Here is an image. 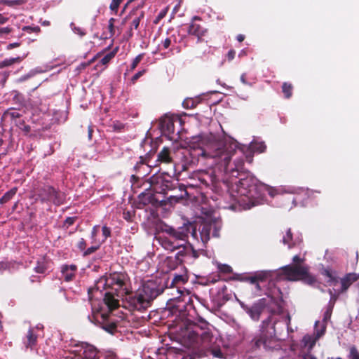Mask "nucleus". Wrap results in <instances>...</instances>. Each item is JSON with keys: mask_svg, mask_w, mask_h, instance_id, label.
Here are the masks:
<instances>
[{"mask_svg": "<svg viewBox=\"0 0 359 359\" xmlns=\"http://www.w3.org/2000/svg\"><path fill=\"white\" fill-rule=\"evenodd\" d=\"M242 308L255 320L258 321L264 310L267 308L270 316L262 322L260 332L251 341V348L253 351L263 348L265 351L278 349L280 348L276 337L286 327L289 329L290 316H285L282 313L280 305L274 303L273 300L262 298L254 303L251 306L241 304Z\"/></svg>", "mask_w": 359, "mask_h": 359, "instance_id": "1", "label": "nucleus"}, {"mask_svg": "<svg viewBox=\"0 0 359 359\" xmlns=\"http://www.w3.org/2000/svg\"><path fill=\"white\" fill-rule=\"evenodd\" d=\"M203 147L200 149L199 156L206 158H218L217 163H221L224 167L225 172H230L231 175L243 169L244 161L242 158L234 160L235 168L230 166L232 156L238 148V143L233 141L226 142L217 140L215 136L210 135L203 139Z\"/></svg>", "mask_w": 359, "mask_h": 359, "instance_id": "2", "label": "nucleus"}, {"mask_svg": "<svg viewBox=\"0 0 359 359\" xmlns=\"http://www.w3.org/2000/svg\"><path fill=\"white\" fill-rule=\"evenodd\" d=\"M163 292V287L154 280L145 283L142 289L128 294L126 301L133 310L143 311L151 306L152 302Z\"/></svg>", "mask_w": 359, "mask_h": 359, "instance_id": "3", "label": "nucleus"}, {"mask_svg": "<svg viewBox=\"0 0 359 359\" xmlns=\"http://www.w3.org/2000/svg\"><path fill=\"white\" fill-rule=\"evenodd\" d=\"M182 337L187 342V346L196 348L206 346L211 341L212 335L208 328V324L199 326L196 323L189 324L182 331Z\"/></svg>", "mask_w": 359, "mask_h": 359, "instance_id": "4", "label": "nucleus"}, {"mask_svg": "<svg viewBox=\"0 0 359 359\" xmlns=\"http://www.w3.org/2000/svg\"><path fill=\"white\" fill-rule=\"evenodd\" d=\"M160 233L155 236L158 243L165 250L173 252L182 250L184 247L191 246L188 243H183L175 233V228L164 224L160 228Z\"/></svg>", "mask_w": 359, "mask_h": 359, "instance_id": "5", "label": "nucleus"}, {"mask_svg": "<svg viewBox=\"0 0 359 359\" xmlns=\"http://www.w3.org/2000/svg\"><path fill=\"white\" fill-rule=\"evenodd\" d=\"M281 271L290 281L301 280L311 285L316 282L315 276L309 273V267L306 264H288L283 266Z\"/></svg>", "mask_w": 359, "mask_h": 359, "instance_id": "6", "label": "nucleus"}, {"mask_svg": "<svg viewBox=\"0 0 359 359\" xmlns=\"http://www.w3.org/2000/svg\"><path fill=\"white\" fill-rule=\"evenodd\" d=\"M199 254L192 246L184 247L175 256H168L164 261V265L168 270H175L184 263H193Z\"/></svg>", "mask_w": 359, "mask_h": 359, "instance_id": "7", "label": "nucleus"}, {"mask_svg": "<svg viewBox=\"0 0 359 359\" xmlns=\"http://www.w3.org/2000/svg\"><path fill=\"white\" fill-rule=\"evenodd\" d=\"M150 189L157 196L167 197L168 191L177 189V185L172 180L163 176H153L150 180Z\"/></svg>", "mask_w": 359, "mask_h": 359, "instance_id": "8", "label": "nucleus"}, {"mask_svg": "<svg viewBox=\"0 0 359 359\" xmlns=\"http://www.w3.org/2000/svg\"><path fill=\"white\" fill-rule=\"evenodd\" d=\"M37 196L42 203L51 202L55 205H60L65 201L64 194L50 185L39 189Z\"/></svg>", "mask_w": 359, "mask_h": 359, "instance_id": "9", "label": "nucleus"}, {"mask_svg": "<svg viewBox=\"0 0 359 359\" xmlns=\"http://www.w3.org/2000/svg\"><path fill=\"white\" fill-rule=\"evenodd\" d=\"M128 280V274L126 272H113L106 278V285L114 290L118 297V292L126 294V285Z\"/></svg>", "mask_w": 359, "mask_h": 359, "instance_id": "10", "label": "nucleus"}, {"mask_svg": "<svg viewBox=\"0 0 359 359\" xmlns=\"http://www.w3.org/2000/svg\"><path fill=\"white\" fill-rule=\"evenodd\" d=\"M91 319L90 316H88V318L91 322H94L97 323L103 330H104L108 333L111 334H114L117 330V325L115 321L111 319V313L110 312H102L100 311H97V312L93 313Z\"/></svg>", "mask_w": 359, "mask_h": 359, "instance_id": "11", "label": "nucleus"}, {"mask_svg": "<svg viewBox=\"0 0 359 359\" xmlns=\"http://www.w3.org/2000/svg\"><path fill=\"white\" fill-rule=\"evenodd\" d=\"M200 237L203 243H208L210 236L218 238L221 224L216 220L204 221L199 226Z\"/></svg>", "mask_w": 359, "mask_h": 359, "instance_id": "12", "label": "nucleus"}, {"mask_svg": "<svg viewBox=\"0 0 359 359\" xmlns=\"http://www.w3.org/2000/svg\"><path fill=\"white\" fill-rule=\"evenodd\" d=\"M165 165L169 166V170L163 172L164 174L168 176L175 175L176 172L175 163L171 156V150L168 147H164L157 154V159L156 163L153 165L154 167L160 166Z\"/></svg>", "mask_w": 359, "mask_h": 359, "instance_id": "13", "label": "nucleus"}, {"mask_svg": "<svg viewBox=\"0 0 359 359\" xmlns=\"http://www.w3.org/2000/svg\"><path fill=\"white\" fill-rule=\"evenodd\" d=\"M165 196L162 198L155 195L151 190L147 189L145 191L142 192L138 196L139 203L143 205L151 204L155 207H162L166 205Z\"/></svg>", "mask_w": 359, "mask_h": 359, "instance_id": "14", "label": "nucleus"}, {"mask_svg": "<svg viewBox=\"0 0 359 359\" xmlns=\"http://www.w3.org/2000/svg\"><path fill=\"white\" fill-rule=\"evenodd\" d=\"M175 233L183 243H187L189 234H191L194 238L198 239L196 225L191 222L185 223L182 226L175 229Z\"/></svg>", "mask_w": 359, "mask_h": 359, "instance_id": "15", "label": "nucleus"}, {"mask_svg": "<svg viewBox=\"0 0 359 359\" xmlns=\"http://www.w3.org/2000/svg\"><path fill=\"white\" fill-rule=\"evenodd\" d=\"M251 182L252 179L248 177L241 178L235 182L234 184L236 187V190L238 194L248 197L253 196L251 192L255 188L251 184Z\"/></svg>", "mask_w": 359, "mask_h": 359, "instance_id": "16", "label": "nucleus"}, {"mask_svg": "<svg viewBox=\"0 0 359 359\" xmlns=\"http://www.w3.org/2000/svg\"><path fill=\"white\" fill-rule=\"evenodd\" d=\"M359 279V274L355 273H349L346 274L342 278L340 279V287L337 289H333L337 293L341 294L346 292L349 287Z\"/></svg>", "mask_w": 359, "mask_h": 359, "instance_id": "17", "label": "nucleus"}, {"mask_svg": "<svg viewBox=\"0 0 359 359\" xmlns=\"http://www.w3.org/2000/svg\"><path fill=\"white\" fill-rule=\"evenodd\" d=\"M177 185V189L173 190L175 194L167 196L165 198L167 204H173L180 202L184 199V197L188 194L186 187L184 184L175 183Z\"/></svg>", "mask_w": 359, "mask_h": 359, "instance_id": "18", "label": "nucleus"}, {"mask_svg": "<svg viewBox=\"0 0 359 359\" xmlns=\"http://www.w3.org/2000/svg\"><path fill=\"white\" fill-rule=\"evenodd\" d=\"M196 20L201 21V18L198 16H194L191 18V21L187 27L188 34L195 36H205L207 30L204 29L200 24L196 23Z\"/></svg>", "mask_w": 359, "mask_h": 359, "instance_id": "19", "label": "nucleus"}, {"mask_svg": "<svg viewBox=\"0 0 359 359\" xmlns=\"http://www.w3.org/2000/svg\"><path fill=\"white\" fill-rule=\"evenodd\" d=\"M160 126L162 132L166 135H171L175 133L174 120L170 116H165L161 119Z\"/></svg>", "mask_w": 359, "mask_h": 359, "instance_id": "20", "label": "nucleus"}, {"mask_svg": "<svg viewBox=\"0 0 359 359\" xmlns=\"http://www.w3.org/2000/svg\"><path fill=\"white\" fill-rule=\"evenodd\" d=\"M78 267L76 264L62 265L61 273L65 281L69 282L74 279Z\"/></svg>", "mask_w": 359, "mask_h": 359, "instance_id": "21", "label": "nucleus"}, {"mask_svg": "<svg viewBox=\"0 0 359 359\" xmlns=\"http://www.w3.org/2000/svg\"><path fill=\"white\" fill-rule=\"evenodd\" d=\"M266 149V146L264 142H252L250 144L248 149H250V154H247L245 156L246 161L248 163L252 162V155L251 154L252 152H257V153H263L265 151Z\"/></svg>", "mask_w": 359, "mask_h": 359, "instance_id": "22", "label": "nucleus"}, {"mask_svg": "<svg viewBox=\"0 0 359 359\" xmlns=\"http://www.w3.org/2000/svg\"><path fill=\"white\" fill-rule=\"evenodd\" d=\"M38 342V335L34 332L33 328H29L25 339H24V345L26 348L33 350L36 348Z\"/></svg>", "mask_w": 359, "mask_h": 359, "instance_id": "23", "label": "nucleus"}, {"mask_svg": "<svg viewBox=\"0 0 359 359\" xmlns=\"http://www.w3.org/2000/svg\"><path fill=\"white\" fill-rule=\"evenodd\" d=\"M209 353L215 358L219 359L226 358L227 353L226 349L224 347H221L219 345L215 344L211 346L208 350Z\"/></svg>", "mask_w": 359, "mask_h": 359, "instance_id": "24", "label": "nucleus"}, {"mask_svg": "<svg viewBox=\"0 0 359 359\" xmlns=\"http://www.w3.org/2000/svg\"><path fill=\"white\" fill-rule=\"evenodd\" d=\"M104 304L107 306L109 311L111 312L112 310L118 307V301L114 298V296L111 292H106L103 299Z\"/></svg>", "mask_w": 359, "mask_h": 359, "instance_id": "25", "label": "nucleus"}, {"mask_svg": "<svg viewBox=\"0 0 359 359\" xmlns=\"http://www.w3.org/2000/svg\"><path fill=\"white\" fill-rule=\"evenodd\" d=\"M83 359H99L98 353L96 348L91 345L86 344L83 346V351L82 353Z\"/></svg>", "mask_w": 359, "mask_h": 359, "instance_id": "26", "label": "nucleus"}, {"mask_svg": "<svg viewBox=\"0 0 359 359\" xmlns=\"http://www.w3.org/2000/svg\"><path fill=\"white\" fill-rule=\"evenodd\" d=\"M189 277L187 273L182 274H175L170 283V287H177L185 284L188 281Z\"/></svg>", "mask_w": 359, "mask_h": 359, "instance_id": "27", "label": "nucleus"}, {"mask_svg": "<svg viewBox=\"0 0 359 359\" xmlns=\"http://www.w3.org/2000/svg\"><path fill=\"white\" fill-rule=\"evenodd\" d=\"M322 274L328 278L327 283L330 286L337 287L339 283L338 278L334 276L331 271L329 269H324Z\"/></svg>", "mask_w": 359, "mask_h": 359, "instance_id": "28", "label": "nucleus"}, {"mask_svg": "<svg viewBox=\"0 0 359 359\" xmlns=\"http://www.w3.org/2000/svg\"><path fill=\"white\" fill-rule=\"evenodd\" d=\"M144 166L147 168L151 167L153 165L149 164V159L148 157L140 156V161H137L135 165L134 166V170H135L136 172H140L142 168L144 169Z\"/></svg>", "mask_w": 359, "mask_h": 359, "instance_id": "29", "label": "nucleus"}, {"mask_svg": "<svg viewBox=\"0 0 359 359\" xmlns=\"http://www.w3.org/2000/svg\"><path fill=\"white\" fill-rule=\"evenodd\" d=\"M23 57H11L6 58L3 61L0 62V69H3L9 66L13 65L15 63H20L22 61Z\"/></svg>", "mask_w": 359, "mask_h": 359, "instance_id": "30", "label": "nucleus"}, {"mask_svg": "<svg viewBox=\"0 0 359 359\" xmlns=\"http://www.w3.org/2000/svg\"><path fill=\"white\" fill-rule=\"evenodd\" d=\"M255 277L257 279V282H261V283L266 281L268 279L271 278L272 276V273L269 271H257L256 273H255Z\"/></svg>", "mask_w": 359, "mask_h": 359, "instance_id": "31", "label": "nucleus"}, {"mask_svg": "<svg viewBox=\"0 0 359 359\" xmlns=\"http://www.w3.org/2000/svg\"><path fill=\"white\" fill-rule=\"evenodd\" d=\"M293 86L290 83L284 82L282 85V92L286 99H289L292 95Z\"/></svg>", "mask_w": 359, "mask_h": 359, "instance_id": "32", "label": "nucleus"}, {"mask_svg": "<svg viewBox=\"0 0 359 359\" xmlns=\"http://www.w3.org/2000/svg\"><path fill=\"white\" fill-rule=\"evenodd\" d=\"M17 189L13 188L7 191L4 195L0 198V203L4 204L8 202L16 194Z\"/></svg>", "mask_w": 359, "mask_h": 359, "instance_id": "33", "label": "nucleus"}, {"mask_svg": "<svg viewBox=\"0 0 359 359\" xmlns=\"http://www.w3.org/2000/svg\"><path fill=\"white\" fill-rule=\"evenodd\" d=\"M282 242L285 245H287L289 248H292L293 246L292 243V233L290 229H288L286 231L285 235L283 237Z\"/></svg>", "mask_w": 359, "mask_h": 359, "instance_id": "34", "label": "nucleus"}, {"mask_svg": "<svg viewBox=\"0 0 359 359\" xmlns=\"http://www.w3.org/2000/svg\"><path fill=\"white\" fill-rule=\"evenodd\" d=\"M21 116L22 115L14 109H8L3 114V118H11V120H16L17 118H20Z\"/></svg>", "mask_w": 359, "mask_h": 359, "instance_id": "35", "label": "nucleus"}, {"mask_svg": "<svg viewBox=\"0 0 359 359\" xmlns=\"http://www.w3.org/2000/svg\"><path fill=\"white\" fill-rule=\"evenodd\" d=\"M118 48L113 50L112 51L108 53L107 55H105L100 61V63H101L102 65H107L111 59H113L116 53H117Z\"/></svg>", "mask_w": 359, "mask_h": 359, "instance_id": "36", "label": "nucleus"}, {"mask_svg": "<svg viewBox=\"0 0 359 359\" xmlns=\"http://www.w3.org/2000/svg\"><path fill=\"white\" fill-rule=\"evenodd\" d=\"M47 270V263L44 259L38 261L36 266L34 267V271L39 273H43Z\"/></svg>", "mask_w": 359, "mask_h": 359, "instance_id": "37", "label": "nucleus"}, {"mask_svg": "<svg viewBox=\"0 0 359 359\" xmlns=\"http://www.w3.org/2000/svg\"><path fill=\"white\" fill-rule=\"evenodd\" d=\"M15 125L23 132H25V134H27L31 130V127L29 125H26L25 123V121L23 120H19L18 121H16Z\"/></svg>", "mask_w": 359, "mask_h": 359, "instance_id": "38", "label": "nucleus"}, {"mask_svg": "<svg viewBox=\"0 0 359 359\" xmlns=\"http://www.w3.org/2000/svg\"><path fill=\"white\" fill-rule=\"evenodd\" d=\"M125 126H126L124 123L118 121H114L111 125L113 130L117 133H121L125 129Z\"/></svg>", "mask_w": 359, "mask_h": 359, "instance_id": "39", "label": "nucleus"}, {"mask_svg": "<svg viewBox=\"0 0 359 359\" xmlns=\"http://www.w3.org/2000/svg\"><path fill=\"white\" fill-rule=\"evenodd\" d=\"M24 3L23 0H1L0 1V4L4 5H6L8 6H13L21 5Z\"/></svg>", "mask_w": 359, "mask_h": 359, "instance_id": "40", "label": "nucleus"}, {"mask_svg": "<svg viewBox=\"0 0 359 359\" xmlns=\"http://www.w3.org/2000/svg\"><path fill=\"white\" fill-rule=\"evenodd\" d=\"M101 245H102L101 243L98 242L97 245H94V246H91V247L88 248V249H86V250L83 251V256L87 257V256L94 253L100 248Z\"/></svg>", "mask_w": 359, "mask_h": 359, "instance_id": "41", "label": "nucleus"}, {"mask_svg": "<svg viewBox=\"0 0 359 359\" xmlns=\"http://www.w3.org/2000/svg\"><path fill=\"white\" fill-rule=\"evenodd\" d=\"M217 269L219 272L227 274L232 272V268L229 265L225 264H219L217 265Z\"/></svg>", "mask_w": 359, "mask_h": 359, "instance_id": "42", "label": "nucleus"}, {"mask_svg": "<svg viewBox=\"0 0 359 359\" xmlns=\"http://www.w3.org/2000/svg\"><path fill=\"white\" fill-rule=\"evenodd\" d=\"M144 56V53H140L135 57L130 65L131 71L134 70L137 67L138 64L142 61Z\"/></svg>", "mask_w": 359, "mask_h": 359, "instance_id": "43", "label": "nucleus"}, {"mask_svg": "<svg viewBox=\"0 0 359 359\" xmlns=\"http://www.w3.org/2000/svg\"><path fill=\"white\" fill-rule=\"evenodd\" d=\"M123 1L124 0H112L109 5L110 10L111 11L114 12L115 13H116L118 12V8H119L121 4Z\"/></svg>", "mask_w": 359, "mask_h": 359, "instance_id": "44", "label": "nucleus"}, {"mask_svg": "<svg viewBox=\"0 0 359 359\" xmlns=\"http://www.w3.org/2000/svg\"><path fill=\"white\" fill-rule=\"evenodd\" d=\"M102 231L103 239L102 240V241L100 242L101 243V244L104 243L106 240L111 236V229L109 227H107V226H103Z\"/></svg>", "mask_w": 359, "mask_h": 359, "instance_id": "45", "label": "nucleus"}, {"mask_svg": "<svg viewBox=\"0 0 359 359\" xmlns=\"http://www.w3.org/2000/svg\"><path fill=\"white\" fill-rule=\"evenodd\" d=\"M182 106L186 109H193L196 107V104L193 99L187 98L183 101Z\"/></svg>", "mask_w": 359, "mask_h": 359, "instance_id": "46", "label": "nucleus"}, {"mask_svg": "<svg viewBox=\"0 0 359 359\" xmlns=\"http://www.w3.org/2000/svg\"><path fill=\"white\" fill-rule=\"evenodd\" d=\"M77 217H68L64 222L63 227L68 229L70 226L73 225L77 220Z\"/></svg>", "mask_w": 359, "mask_h": 359, "instance_id": "47", "label": "nucleus"}, {"mask_svg": "<svg viewBox=\"0 0 359 359\" xmlns=\"http://www.w3.org/2000/svg\"><path fill=\"white\" fill-rule=\"evenodd\" d=\"M144 17V13L142 12L140 15L138 17L135 18L131 23V27L133 29H137L140 25V22L142 18Z\"/></svg>", "mask_w": 359, "mask_h": 359, "instance_id": "48", "label": "nucleus"}, {"mask_svg": "<svg viewBox=\"0 0 359 359\" xmlns=\"http://www.w3.org/2000/svg\"><path fill=\"white\" fill-rule=\"evenodd\" d=\"M349 358L351 359H359V352L355 346L349 349Z\"/></svg>", "mask_w": 359, "mask_h": 359, "instance_id": "49", "label": "nucleus"}, {"mask_svg": "<svg viewBox=\"0 0 359 359\" xmlns=\"http://www.w3.org/2000/svg\"><path fill=\"white\" fill-rule=\"evenodd\" d=\"M169 10V8L168 6H166L165 8H163V10H161L159 13L158 14V15L156 16V18L154 21V22L156 24L158 23L160 20H161L163 18H164L165 17V15H167V13Z\"/></svg>", "mask_w": 359, "mask_h": 359, "instance_id": "50", "label": "nucleus"}, {"mask_svg": "<svg viewBox=\"0 0 359 359\" xmlns=\"http://www.w3.org/2000/svg\"><path fill=\"white\" fill-rule=\"evenodd\" d=\"M146 72L145 69H142L141 71L137 72L136 74H135L133 77L130 79V82L132 84H135L136 81L142 76L144 73Z\"/></svg>", "mask_w": 359, "mask_h": 359, "instance_id": "51", "label": "nucleus"}, {"mask_svg": "<svg viewBox=\"0 0 359 359\" xmlns=\"http://www.w3.org/2000/svg\"><path fill=\"white\" fill-rule=\"evenodd\" d=\"M71 27H72V30L74 31V33L80 35L81 36H83L86 35V32L83 31V29H81V27H76L75 25V24L72 23L71 24Z\"/></svg>", "mask_w": 359, "mask_h": 359, "instance_id": "52", "label": "nucleus"}, {"mask_svg": "<svg viewBox=\"0 0 359 359\" xmlns=\"http://www.w3.org/2000/svg\"><path fill=\"white\" fill-rule=\"evenodd\" d=\"M13 32V28L10 27H0V37H4Z\"/></svg>", "mask_w": 359, "mask_h": 359, "instance_id": "53", "label": "nucleus"}, {"mask_svg": "<svg viewBox=\"0 0 359 359\" xmlns=\"http://www.w3.org/2000/svg\"><path fill=\"white\" fill-rule=\"evenodd\" d=\"M23 31H26L28 33L32 32H39L40 31L39 27H31V26H25L22 27Z\"/></svg>", "mask_w": 359, "mask_h": 359, "instance_id": "54", "label": "nucleus"}, {"mask_svg": "<svg viewBox=\"0 0 359 359\" xmlns=\"http://www.w3.org/2000/svg\"><path fill=\"white\" fill-rule=\"evenodd\" d=\"M78 248L81 251H84L86 247V242L84 238H81L77 244Z\"/></svg>", "mask_w": 359, "mask_h": 359, "instance_id": "55", "label": "nucleus"}, {"mask_svg": "<svg viewBox=\"0 0 359 359\" xmlns=\"http://www.w3.org/2000/svg\"><path fill=\"white\" fill-rule=\"evenodd\" d=\"M304 261V258H301L299 255H294L292 258V262H293L292 264H302Z\"/></svg>", "mask_w": 359, "mask_h": 359, "instance_id": "56", "label": "nucleus"}, {"mask_svg": "<svg viewBox=\"0 0 359 359\" xmlns=\"http://www.w3.org/2000/svg\"><path fill=\"white\" fill-rule=\"evenodd\" d=\"M325 332V326L323 325L320 330L316 329V339H318L320 337H321Z\"/></svg>", "mask_w": 359, "mask_h": 359, "instance_id": "57", "label": "nucleus"}, {"mask_svg": "<svg viewBox=\"0 0 359 359\" xmlns=\"http://www.w3.org/2000/svg\"><path fill=\"white\" fill-rule=\"evenodd\" d=\"M98 229H99V226L96 225V226H94L92 229L91 238L93 240V243L96 241V236L98 233Z\"/></svg>", "mask_w": 359, "mask_h": 359, "instance_id": "58", "label": "nucleus"}, {"mask_svg": "<svg viewBox=\"0 0 359 359\" xmlns=\"http://www.w3.org/2000/svg\"><path fill=\"white\" fill-rule=\"evenodd\" d=\"M235 55H236V51H235L234 50L231 49V50H230L227 53V54H226V57L227 58V60H228L229 61H231L232 60H233V59H234Z\"/></svg>", "mask_w": 359, "mask_h": 359, "instance_id": "59", "label": "nucleus"}, {"mask_svg": "<svg viewBox=\"0 0 359 359\" xmlns=\"http://www.w3.org/2000/svg\"><path fill=\"white\" fill-rule=\"evenodd\" d=\"M9 20V18L5 15L4 13H0V25L6 24Z\"/></svg>", "mask_w": 359, "mask_h": 359, "instance_id": "60", "label": "nucleus"}, {"mask_svg": "<svg viewBox=\"0 0 359 359\" xmlns=\"http://www.w3.org/2000/svg\"><path fill=\"white\" fill-rule=\"evenodd\" d=\"M332 307L333 306H331L330 308L327 309V311L324 313V320H327L331 317L332 312Z\"/></svg>", "mask_w": 359, "mask_h": 359, "instance_id": "61", "label": "nucleus"}, {"mask_svg": "<svg viewBox=\"0 0 359 359\" xmlns=\"http://www.w3.org/2000/svg\"><path fill=\"white\" fill-rule=\"evenodd\" d=\"M171 44V40L170 38H166L164 41H162V46L165 49H167L170 47Z\"/></svg>", "mask_w": 359, "mask_h": 359, "instance_id": "62", "label": "nucleus"}, {"mask_svg": "<svg viewBox=\"0 0 359 359\" xmlns=\"http://www.w3.org/2000/svg\"><path fill=\"white\" fill-rule=\"evenodd\" d=\"M329 293L331 295V301H333L334 302L337 300L338 296L339 295L337 294V293L335 291L334 293H333V291L331 289L329 290Z\"/></svg>", "mask_w": 359, "mask_h": 359, "instance_id": "63", "label": "nucleus"}, {"mask_svg": "<svg viewBox=\"0 0 359 359\" xmlns=\"http://www.w3.org/2000/svg\"><path fill=\"white\" fill-rule=\"evenodd\" d=\"M20 46V43H18V42H15V43H9L8 46H7V50H11L14 48H17L18 46Z\"/></svg>", "mask_w": 359, "mask_h": 359, "instance_id": "64", "label": "nucleus"}]
</instances>
